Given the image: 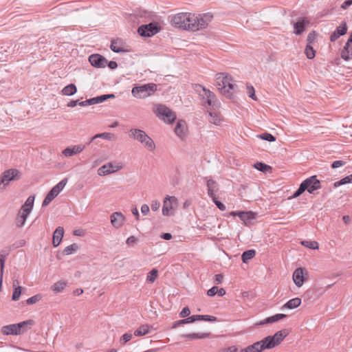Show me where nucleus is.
<instances>
[{
    "label": "nucleus",
    "instance_id": "cd10ccee",
    "mask_svg": "<svg viewBox=\"0 0 352 352\" xmlns=\"http://www.w3.org/2000/svg\"><path fill=\"white\" fill-rule=\"evenodd\" d=\"M286 317L285 314H278L274 316H270L260 322L259 324H265L267 323H273L278 321Z\"/></svg>",
    "mask_w": 352,
    "mask_h": 352
},
{
    "label": "nucleus",
    "instance_id": "0e129e2a",
    "mask_svg": "<svg viewBox=\"0 0 352 352\" xmlns=\"http://www.w3.org/2000/svg\"><path fill=\"white\" fill-rule=\"evenodd\" d=\"M217 287H212L211 289L208 290L207 294L209 296H214L215 294H217Z\"/></svg>",
    "mask_w": 352,
    "mask_h": 352
},
{
    "label": "nucleus",
    "instance_id": "6e6d98bb",
    "mask_svg": "<svg viewBox=\"0 0 352 352\" xmlns=\"http://www.w3.org/2000/svg\"><path fill=\"white\" fill-rule=\"evenodd\" d=\"M346 164L345 162L344 161H342V160H336V161H334L332 164H331V167L333 168H339L342 166H344V164Z\"/></svg>",
    "mask_w": 352,
    "mask_h": 352
},
{
    "label": "nucleus",
    "instance_id": "7ed1b4c3",
    "mask_svg": "<svg viewBox=\"0 0 352 352\" xmlns=\"http://www.w3.org/2000/svg\"><path fill=\"white\" fill-rule=\"evenodd\" d=\"M129 137L140 142L148 151L151 152L155 151V144L145 131L139 129H131L129 131Z\"/></svg>",
    "mask_w": 352,
    "mask_h": 352
},
{
    "label": "nucleus",
    "instance_id": "58836bf2",
    "mask_svg": "<svg viewBox=\"0 0 352 352\" xmlns=\"http://www.w3.org/2000/svg\"><path fill=\"white\" fill-rule=\"evenodd\" d=\"M305 183H301L298 189L294 193L292 196H291L289 199H294L299 197L302 192L306 190Z\"/></svg>",
    "mask_w": 352,
    "mask_h": 352
},
{
    "label": "nucleus",
    "instance_id": "393cba45",
    "mask_svg": "<svg viewBox=\"0 0 352 352\" xmlns=\"http://www.w3.org/2000/svg\"><path fill=\"white\" fill-rule=\"evenodd\" d=\"M301 304V299L299 298H294L293 299L289 300L287 302H286L282 307L281 309L284 310L285 309H295L299 307Z\"/></svg>",
    "mask_w": 352,
    "mask_h": 352
},
{
    "label": "nucleus",
    "instance_id": "6ab92c4d",
    "mask_svg": "<svg viewBox=\"0 0 352 352\" xmlns=\"http://www.w3.org/2000/svg\"><path fill=\"white\" fill-rule=\"evenodd\" d=\"M187 132V124L184 120H179L175 128V133L179 138H184Z\"/></svg>",
    "mask_w": 352,
    "mask_h": 352
},
{
    "label": "nucleus",
    "instance_id": "ea45409f",
    "mask_svg": "<svg viewBox=\"0 0 352 352\" xmlns=\"http://www.w3.org/2000/svg\"><path fill=\"white\" fill-rule=\"evenodd\" d=\"M197 320H206L208 322H214L217 320L216 317L208 315H195Z\"/></svg>",
    "mask_w": 352,
    "mask_h": 352
},
{
    "label": "nucleus",
    "instance_id": "f257e3e1",
    "mask_svg": "<svg viewBox=\"0 0 352 352\" xmlns=\"http://www.w3.org/2000/svg\"><path fill=\"white\" fill-rule=\"evenodd\" d=\"M288 335L286 329L276 332L274 336H269L263 340L241 349V352H261L265 349H271L281 343Z\"/></svg>",
    "mask_w": 352,
    "mask_h": 352
},
{
    "label": "nucleus",
    "instance_id": "a211bd4d",
    "mask_svg": "<svg viewBox=\"0 0 352 352\" xmlns=\"http://www.w3.org/2000/svg\"><path fill=\"white\" fill-rule=\"evenodd\" d=\"M85 146L83 144H77L72 146L65 148L63 151V155L66 157H72L74 155L80 153L85 149Z\"/></svg>",
    "mask_w": 352,
    "mask_h": 352
},
{
    "label": "nucleus",
    "instance_id": "c03bdc74",
    "mask_svg": "<svg viewBox=\"0 0 352 352\" xmlns=\"http://www.w3.org/2000/svg\"><path fill=\"white\" fill-rule=\"evenodd\" d=\"M247 94H248L250 98L254 100H256L257 98L255 96L254 89L252 86L247 85Z\"/></svg>",
    "mask_w": 352,
    "mask_h": 352
},
{
    "label": "nucleus",
    "instance_id": "a18cd8bd",
    "mask_svg": "<svg viewBox=\"0 0 352 352\" xmlns=\"http://www.w3.org/2000/svg\"><path fill=\"white\" fill-rule=\"evenodd\" d=\"M346 31H347V27H346V23H343V25L342 26H338L336 29V32L340 35V36H342L344 34H345L346 33Z\"/></svg>",
    "mask_w": 352,
    "mask_h": 352
},
{
    "label": "nucleus",
    "instance_id": "473e14b6",
    "mask_svg": "<svg viewBox=\"0 0 352 352\" xmlns=\"http://www.w3.org/2000/svg\"><path fill=\"white\" fill-rule=\"evenodd\" d=\"M210 336L209 333H188L182 335V337L188 338L190 339H203L208 338Z\"/></svg>",
    "mask_w": 352,
    "mask_h": 352
},
{
    "label": "nucleus",
    "instance_id": "052dcab7",
    "mask_svg": "<svg viewBox=\"0 0 352 352\" xmlns=\"http://www.w3.org/2000/svg\"><path fill=\"white\" fill-rule=\"evenodd\" d=\"M184 324L191 323L197 321L196 316L193 315L187 318L182 319Z\"/></svg>",
    "mask_w": 352,
    "mask_h": 352
},
{
    "label": "nucleus",
    "instance_id": "ddd939ff",
    "mask_svg": "<svg viewBox=\"0 0 352 352\" xmlns=\"http://www.w3.org/2000/svg\"><path fill=\"white\" fill-rule=\"evenodd\" d=\"M178 199L174 196H167L163 201L162 214L164 216H170L173 214L172 211L177 208Z\"/></svg>",
    "mask_w": 352,
    "mask_h": 352
},
{
    "label": "nucleus",
    "instance_id": "2f4dec72",
    "mask_svg": "<svg viewBox=\"0 0 352 352\" xmlns=\"http://www.w3.org/2000/svg\"><path fill=\"white\" fill-rule=\"evenodd\" d=\"M209 116L210 118H208V120L210 123H212L215 125L220 124L221 118H220V116L218 113L210 111L209 112Z\"/></svg>",
    "mask_w": 352,
    "mask_h": 352
},
{
    "label": "nucleus",
    "instance_id": "f3484780",
    "mask_svg": "<svg viewBox=\"0 0 352 352\" xmlns=\"http://www.w3.org/2000/svg\"><path fill=\"white\" fill-rule=\"evenodd\" d=\"M140 35L143 36H151L156 34L158 30L155 25L150 23L148 25H142L138 30Z\"/></svg>",
    "mask_w": 352,
    "mask_h": 352
},
{
    "label": "nucleus",
    "instance_id": "680f3d73",
    "mask_svg": "<svg viewBox=\"0 0 352 352\" xmlns=\"http://www.w3.org/2000/svg\"><path fill=\"white\" fill-rule=\"evenodd\" d=\"M160 207V203L157 200H153L151 203V209L153 211L157 210Z\"/></svg>",
    "mask_w": 352,
    "mask_h": 352
},
{
    "label": "nucleus",
    "instance_id": "a878e982",
    "mask_svg": "<svg viewBox=\"0 0 352 352\" xmlns=\"http://www.w3.org/2000/svg\"><path fill=\"white\" fill-rule=\"evenodd\" d=\"M151 327L147 324H142L135 331L134 336H142L148 334L151 331Z\"/></svg>",
    "mask_w": 352,
    "mask_h": 352
},
{
    "label": "nucleus",
    "instance_id": "72a5a7b5",
    "mask_svg": "<svg viewBox=\"0 0 352 352\" xmlns=\"http://www.w3.org/2000/svg\"><path fill=\"white\" fill-rule=\"evenodd\" d=\"M255 254L256 252L254 250H249L248 251L244 252L241 256L243 262L247 263L249 260L254 257Z\"/></svg>",
    "mask_w": 352,
    "mask_h": 352
},
{
    "label": "nucleus",
    "instance_id": "5fc2aeb1",
    "mask_svg": "<svg viewBox=\"0 0 352 352\" xmlns=\"http://www.w3.org/2000/svg\"><path fill=\"white\" fill-rule=\"evenodd\" d=\"M138 241V239L134 236H129L126 241V243L128 245H133L134 244H135Z\"/></svg>",
    "mask_w": 352,
    "mask_h": 352
},
{
    "label": "nucleus",
    "instance_id": "338daca9",
    "mask_svg": "<svg viewBox=\"0 0 352 352\" xmlns=\"http://www.w3.org/2000/svg\"><path fill=\"white\" fill-rule=\"evenodd\" d=\"M340 35H339L336 31L333 32L330 36L331 41H336Z\"/></svg>",
    "mask_w": 352,
    "mask_h": 352
},
{
    "label": "nucleus",
    "instance_id": "5701e85b",
    "mask_svg": "<svg viewBox=\"0 0 352 352\" xmlns=\"http://www.w3.org/2000/svg\"><path fill=\"white\" fill-rule=\"evenodd\" d=\"M208 194L211 198L216 197V192L218 190L217 183L212 179L207 181Z\"/></svg>",
    "mask_w": 352,
    "mask_h": 352
},
{
    "label": "nucleus",
    "instance_id": "20e7f679",
    "mask_svg": "<svg viewBox=\"0 0 352 352\" xmlns=\"http://www.w3.org/2000/svg\"><path fill=\"white\" fill-rule=\"evenodd\" d=\"M191 20V31H198L206 28L213 20V14L210 12L204 14L192 13Z\"/></svg>",
    "mask_w": 352,
    "mask_h": 352
},
{
    "label": "nucleus",
    "instance_id": "c756f323",
    "mask_svg": "<svg viewBox=\"0 0 352 352\" xmlns=\"http://www.w3.org/2000/svg\"><path fill=\"white\" fill-rule=\"evenodd\" d=\"M77 91V89H76V87L74 84H69L67 86H65L63 89H62V94L65 96H73L74 94H75Z\"/></svg>",
    "mask_w": 352,
    "mask_h": 352
},
{
    "label": "nucleus",
    "instance_id": "bf43d9fd",
    "mask_svg": "<svg viewBox=\"0 0 352 352\" xmlns=\"http://www.w3.org/2000/svg\"><path fill=\"white\" fill-rule=\"evenodd\" d=\"M341 57L345 60H348L351 58L349 51L346 50H342L341 52Z\"/></svg>",
    "mask_w": 352,
    "mask_h": 352
},
{
    "label": "nucleus",
    "instance_id": "79ce46f5",
    "mask_svg": "<svg viewBox=\"0 0 352 352\" xmlns=\"http://www.w3.org/2000/svg\"><path fill=\"white\" fill-rule=\"evenodd\" d=\"M257 138L268 141V142H274L276 138L274 135L268 133H264L257 135Z\"/></svg>",
    "mask_w": 352,
    "mask_h": 352
},
{
    "label": "nucleus",
    "instance_id": "b1692460",
    "mask_svg": "<svg viewBox=\"0 0 352 352\" xmlns=\"http://www.w3.org/2000/svg\"><path fill=\"white\" fill-rule=\"evenodd\" d=\"M307 23H308V21H306L305 19H299L294 25V33L297 35L300 34L305 30V25Z\"/></svg>",
    "mask_w": 352,
    "mask_h": 352
},
{
    "label": "nucleus",
    "instance_id": "4d7b16f0",
    "mask_svg": "<svg viewBox=\"0 0 352 352\" xmlns=\"http://www.w3.org/2000/svg\"><path fill=\"white\" fill-rule=\"evenodd\" d=\"M6 256L0 254V266H1V275H3L4 265H5Z\"/></svg>",
    "mask_w": 352,
    "mask_h": 352
},
{
    "label": "nucleus",
    "instance_id": "69168bd1",
    "mask_svg": "<svg viewBox=\"0 0 352 352\" xmlns=\"http://www.w3.org/2000/svg\"><path fill=\"white\" fill-rule=\"evenodd\" d=\"M352 5V0H346L341 5V8L346 9Z\"/></svg>",
    "mask_w": 352,
    "mask_h": 352
},
{
    "label": "nucleus",
    "instance_id": "13d9d810",
    "mask_svg": "<svg viewBox=\"0 0 352 352\" xmlns=\"http://www.w3.org/2000/svg\"><path fill=\"white\" fill-rule=\"evenodd\" d=\"M220 352H239V350L236 346H231L228 348L223 349Z\"/></svg>",
    "mask_w": 352,
    "mask_h": 352
},
{
    "label": "nucleus",
    "instance_id": "39448f33",
    "mask_svg": "<svg viewBox=\"0 0 352 352\" xmlns=\"http://www.w3.org/2000/svg\"><path fill=\"white\" fill-rule=\"evenodd\" d=\"M34 324V321L32 320H25L17 324H12L3 326L1 328V333L3 335H19L27 331L28 329L31 328Z\"/></svg>",
    "mask_w": 352,
    "mask_h": 352
},
{
    "label": "nucleus",
    "instance_id": "6e6552de",
    "mask_svg": "<svg viewBox=\"0 0 352 352\" xmlns=\"http://www.w3.org/2000/svg\"><path fill=\"white\" fill-rule=\"evenodd\" d=\"M157 85L154 83H148L132 89L131 93L135 98H146L155 93Z\"/></svg>",
    "mask_w": 352,
    "mask_h": 352
},
{
    "label": "nucleus",
    "instance_id": "f03ea898",
    "mask_svg": "<svg viewBox=\"0 0 352 352\" xmlns=\"http://www.w3.org/2000/svg\"><path fill=\"white\" fill-rule=\"evenodd\" d=\"M214 85L217 89L226 98H232L236 92L237 86L229 74L218 73L214 76Z\"/></svg>",
    "mask_w": 352,
    "mask_h": 352
},
{
    "label": "nucleus",
    "instance_id": "4be33fe9",
    "mask_svg": "<svg viewBox=\"0 0 352 352\" xmlns=\"http://www.w3.org/2000/svg\"><path fill=\"white\" fill-rule=\"evenodd\" d=\"M64 234V229L63 227H58L53 234V245L54 247L58 246L62 241Z\"/></svg>",
    "mask_w": 352,
    "mask_h": 352
},
{
    "label": "nucleus",
    "instance_id": "09e8293b",
    "mask_svg": "<svg viewBox=\"0 0 352 352\" xmlns=\"http://www.w3.org/2000/svg\"><path fill=\"white\" fill-rule=\"evenodd\" d=\"M131 338H132V334L125 333L120 338V342L122 344H124L125 343H126L127 342L131 340Z\"/></svg>",
    "mask_w": 352,
    "mask_h": 352
},
{
    "label": "nucleus",
    "instance_id": "49530a36",
    "mask_svg": "<svg viewBox=\"0 0 352 352\" xmlns=\"http://www.w3.org/2000/svg\"><path fill=\"white\" fill-rule=\"evenodd\" d=\"M100 103L104 102L107 99H112L115 98V95L113 94H104L98 96Z\"/></svg>",
    "mask_w": 352,
    "mask_h": 352
},
{
    "label": "nucleus",
    "instance_id": "7c9ffc66",
    "mask_svg": "<svg viewBox=\"0 0 352 352\" xmlns=\"http://www.w3.org/2000/svg\"><path fill=\"white\" fill-rule=\"evenodd\" d=\"M66 285H67L66 281L60 280V281H58V282L55 283L54 284H53L51 287V289L53 292H54L56 293H60L65 289Z\"/></svg>",
    "mask_w": 352,
    "mask_h": 352
},
{
    "label": "nucleus",
    "instance_id": "aec40b11",
    "mask_svg": "<svg viewBox=\"0 0 352 352\" xmlns=\"http://www.w3.org/2000/svg\"><path fill=\"white\" fill-rule=\"evenodd\" d=\"M304 272L303 269L301 267H298L295 270L293 273V280L295 285L300 287L304 283Z\"/></svg>",
    "mask_w": 352,
    "mask_h": 352
},
{
    "label": "nucleus",
    "instance_id": "3c124183",
    "mask_svg": "<svg viewBox=\"0 0 352 352\" xmlns=\"http://www.w3.org/2000/svg\"><path fill=\"white\" fill-rule=\"evenodd\" d=\"M316 33L315 32H310L308 36H307V45H311L312 43H314L315 38H316Z\"/></svg>",
    "mask_w": 352,
    "mask_h": 352
},
{
    "label": "nucleus",
    "instance_id": "603ef678",
    "mask_svg": "<svg viewBox=\"0 0 352 352\" xmlns=\"http://www.w3.org/2000/svg\"><path fill=\"white\" fill-rule=\"evenodd\" d=\"M214 203L215 204V205L218 207V208L221 210V211H224L226 210V208L224 204H223L221 202H220L219 201H218L217 199V197H214V198H212Z\"/></svg>",
    "mask_w": 352,
    "mask_h": 352
},
{
    "label": "nucleus",
    "instance_id": "1a4fd4ad",
    "mask_svg": "<svg viewBox=\"0 0 352 352\" xmlns=\"http://www.w3.org/2000/svg\"><path fill=\"white\" fill-rule=\"evenodd\" d=\"M198 87L201 89L203 91L201 97L204 102L207 103L212 110L217 109L219 107L220 104L217 99L215 94L203 86H199Z\"/></svg>",
    "mask_w": 352,
    "mask_h": 352
},
{
    "label": "nucleus",
    "instance_id": "a19ab883",
    "mask_svg": "<svg viewBox=\"0 0 352 352\" xmlns=\"http://www.w3.org/2000/svg\"><path fill=\"white\" fill-rule=\"evenodd\" d=\"M315 50H314L312 45H307L305 48V54L309 59H312L315 57Z\"/></svg>",
    "mask_w": 352,
    "mask_h": 352
},
{
    "label": "nucleus",
    "instance_id": "e433bc0d",
    "mask_svg": "<svg viewBox=\"0 0 352 352\" xmlns=\"http://www.w3.org/2000/svg\"><path fill=\"white\" fill-rule=\"evenodd\" d=\"M78 249V245L76 243H73L70 245L67 246L64 250L63 253L66 255L72 254L76 252Z\"/></svg>",
    "mask_w": 352,
    "mask_h": 352
},
{
    "label": "nucleus",
    "instance_id": "37998d69",
    "mask_svg": "<svg viewBox=\"0 0 352 352\" xmlns=\"http://www.w3.org/2000/svg\"><path fill=\"white\" fill-rule=\"evenodd\" d=\"M23 289V288L22 287H16L12 294V300L14 301L18 300Z\"/></svg>",
    "mask_w": 352,
    "mask_h": 352
},
{
    "label": "nucleus",
    "instance_id": "864d4df0",
    "mask_svg": "<svg viewBox=\"0 0 352 352\" xmlns=\"http://www.w3.org/2000/svg\"><path fill=\"white\" fill-rule=\"evenodd\" d=\"M190 314V311L188 307H184L182 311L181 312L179 313V316L181 318H186L187 316H188Z\"/></svg>",
    "mask_w": 352,
    "mask_h": 352
},
{
    "label": "nucleus",
    "instance_id": "0eeeda50",
    "mask_svg": "<svg viewBox=\"0 0 352 352\" xmlns=\"http://www.w3.org/2000/svg\"><path fill=\"white\" fill-rule=\"evenodd\" d=\"M153 111L159 119L167 124L173 123L177 118L175 113L164 104H155Z\"/></svg>",
    "mask_w": 352,
    "mask_h": 352
},
{
    "label": "nucleus",
    "instance_id": "2eb2a0df",
    "mask_svg": "<svg viewBox=\"0 0 352 352\" xmlns=\"http://www.w3.org/2000/svg\"><path fill=\"white\" fill-rule=\"evenodd\" d=\"M89 61L92 66L98 68H104L108 63V60L104 56L98 54L89 56Z\"/></svg>",
    "mask_w": 352,
    "mask_h": 352
},
{
    "label": "nucleus",
    "instance_id": "9b49d317",
    "mask_svg": "<svg viewBox=\"0 0 352 352\" xmlns=\"http://www.w3.org/2000/svg\"><path fill=\"white\" fill-rule=\"evenodd\" d=\"M19 172L16 169H9L3 173L0 177V192L3 190L10 182L19 179Z\"/></svg>",
    "mask_w": 352,
    "mask_h": 352
},
{
    "label": "nucleus",
    "instance_id": "412c9836",
    "mask_svg": "<svg viewBox=\"0 0 352 352\" xmlns=\"http://www.w3.org/2000/svg\"><path fill=\"white\" fill-rule=\"evenodd\" d=\"M30 213H28L27 212L19 210L17 217L16 218L15 223L16 227L18 228H22L25 224L27 218Z\"/></svg>",
    "mask_w": 352,
    "mask_h": 352
},
{
    "label": "nucleus",
    "instance_id": "dca6fc26",
    "mask_svg": "<svg viewBox=\"0 0 352 352\" xmlns=\"http://www.w3.org/2000/svg\"><path fill=\"white\" fill-rule=\"evenodd\" d=\"M111 223L116 229L120 228L126 221L125 217L120 212H113L110 216Z\"/></svg>",
    "mask_w": 352,
    "mask_h": 352
},
{
    "label": "nucleus",
    "instance_id": "bb28decb",
    "mask_svg": "<svg viewBox=\"0 0 352 352\" xmlns=\"http://www.w3.org/2000/svg\"><path fill=\"white\" fill-rule=\"evenodd\" d=\"M34 196H30L25 201V204L22 206L21 210L30 213L34 205Z\"/></svg>",
    "mask_w": 352,
    "mask_h": 352
},
{
    "label": "nucleus",
    "instance_id": "e2e57ef3",
    "mask_svg": "<svg viewBox=\"0 0 352 352\" xmlns=\"http://www.w3.org/2000/svg\"><path fill=\"white\" fill-rule=\"evenodd\" d=\"M150 211L149 207L147 204H143L141 206V212L143 214L146 215Z\"/></svg>",
    "mask_w": 352,
    "mask_h": 352
},
{
    "label": "nucleus",
    "instance_id": "f704fd0d",
    "mask_svg": "<svg viewBox=\"0 0 352 352\" xmlns=\"http://www.w3.org/2000/svg\"><path fill=\"white\" fill-rule=\"evenodd\" d=\"M158 275V271L154 268L151 271H150L146 276V281L153 283L155 279L157 278Z\"/></svg>",
    "mask_w": 352,
    "mask_h": 352
},
{
    "label": "nucleus",
    "instance_id": "c9c22d12",
    "mask_svg": "<svg viewBox=\"0 0 352 352\" xmlns=\"http://www.w3.org/2000/svg\"><path fill=\"white\" fill-rule=\"evenodd\" d=\"M111 50L117 53L124 52L123 47L118 41H112L110 46Z\"/></svg>",
    "mask_w": 352,
    "mask_h": 352
},
{
    "label": "nucleus",
    "instance_id": "423d86ee",
    "mask_svg": "<svg viewBox=\"0 0 352 352\" xmlns=\"http://www.w3.org/2000/svg\"><path fill=\"white\" fill-rule=\"evenodd\" d=\"M193 16L190 12H181L171 18V25L175 28L191 30V20Z\"/></svg>",
    "mask_w": 352,
    "mask_h": 352
},
{
    "label": "nucleus",
    "instance_id": "de8ad7c7",
    "mask_svg": "<svg viewBox=\"0 0 352 352\" xmlns=\"http://www.w3.org/2000/svg\"><path fill=\"white\" fill-rule=\"evenodd\" d=\"M254 167L261 171H265L270 166L262 162H257L254 164Z\"/></svg>",
    "mask_w": 352,
    "mask_h": 352
},
{
    "label": "nucleus",
    "instance_id": "f8f14e48",
    "mask_svg": "<svg viewBox=\"0 0 352 352\" xmlns=\"http://www.w3.org/2000/svg\"><path fill=\"white\" fill-rule=\"evenodd\" d=\"M123 164L120 162H111L104 164L98 170L100 176H105L121 170Z\"/></svg>",
    "mask_w": 352,
    "mask_h": 352
},
{
    "label": "nucleus",
    "instance_id": "4468645a",
    "mask_svg": "<svg viewBox=\"0 0 352 352\" xmlns=\"http://www.w3.org/2000/svg\"><path fill=\"white\" fill-rule=\"evenodd\" d=\"M302 183H305L306 190H307L309 193L313 194L315 190L320 188V182L316 178V176H311L305 180H304Z\"/></svg>",
    "mask_w": 352,
    "mask_h": 352
},
{
    "label": "nucleus",
    "instance_id": "8fccbe9b",
    "mask_svg": "<svg viewBox=\"0 0 352 352\" xmlns=\"http://www.w3.org/2000/svg\"><path fill=\"white\" fill-rule=\"evenodd\" d=\"M40 300H41V296L39 295H35V296H33L29 298L27 300V303L28 305L34 304V303L38 302Z\"/></svg>",
    "mask_w": 352,
    "mask_h": 352
},
{
    "label": "nucleus",
    "instance_id": "4c0bfd02",
    "mask_svg": "<svg viewBox=\"0 0 352 352\" xmlns=\"http://www.w3.org/2000/svg\"><path fill=\"white\" fill-rule=\"evenodd\" d=\"M301 244L303 246L312 250L318 249V243L315 241H302L301 242Z\"/></svg>",
    "mask_w": 352,
    "mask_h": 352
},
{
    "label": "nucleus",
    "instance_id": "774afa93",
    "mask_svg": "<svg viewBox=\"0 0 352 352\" xmlns=\"http://www.w3.org/2000/svg\"><path fill=\"white\" fill-rule=\"evenodd\" d=\"M223 280V275L221 274L215 275V282L217 284L221 283Z\"/></svg>",
    "mask_w": 352,
    "mask_h": 352
},
{
    "label": "nucleus",
    "instance_id": "c85d7f7f",
    "mask_svg": "<svg viewBox=\"0 0 352 352\" xmlns=\"http://www.w3.org/2000/svg\"><path fill=\"white\" fill-rule=\"evenodd\" d=\"M97 138H102V139L107 140H113L116 138V136L113 133H98V134L95 135L94 136H93L91 138L90 142Z\"/></svg>",
    "mask_w": 352,
    "mask_h": 352
},
{
    "label": "nucleus",
    "instance_id": "9d476101",
    "mask_svg": "<svg viewBox=\"0 0 352 352\" xmlns=\"http://www.w3.org/2000/svg\"><path fill=\"white\" fill-rule=\"evenodd\" d=\"M67 183V179H63L47 193L43 201L42 206H47L63 190Z\"/></svg>",
    "mask_w": 352,
    "mask_h": 352
}]
</instances>
